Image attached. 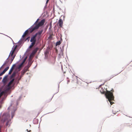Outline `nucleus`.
Instances as JSON below:
<instances>
[{"mask_svg": "<svg viewBox=\"0 0 132 132\" xmlns=\"http://www.w3.org/2000/svg\"><path fill=\"white\" fill-rule=\"evenodd\" d=\"M10 62V59H8V58L6 61H5V62L4 63V64H3L2 65V66L1 67V68H0V69H2V68H3V66H4L5 65H6L7 66H9V65H10V64H9V62Z\"/></svg>", "mask_w": 132, "mask_h": 132, "instance_id": "nucleus-4", "label": "nucleus"}, {"mask_svg": "<svg viewBox=\"0 0 132 132\" xmlns=\"http://www.w3.org/2000/svg\"><path fill=\"white\" fill-rule=\"evenodd\" d=\"M15 56V55H14L13 56V57H12L11 58V60H10V62L9 63V64H11V63L14 58Z\"/></svg>", "mask_w": 132, "mask_h": 132, "instance_id": "nucleus-15", "label": "nucleus"}, {"mask_svg": "<svg viewBox=\"0 0 132 132\" xmlns=\"http://www.w3.org/2000/svg\"><path fill=\"white\" fill-rule=\"evenodd\" d=\"M39 20V19H37V20H36V21L35 23L34 24V25H36H36H37V23H38V22Z\"/></svg>", "mask_w": 132, "mask_h": 132, "instance_id": "nucleus-20", "label": "nucleus"}, {"mask_svg": "<svg viewBox=\"0 0 132 132\" xmlns=\"http://www.w3.org/2000/svg\"><path fill=\"white\" fill-rule=\"evenodd\" d=\"M11 79V81L9 82H13L14 81V79H13H13L12 78Z\"/></svg>", "mask_w": 132, "mask_h": 132, "instance_id": "nucleus-21", "label": "nucleus"}, {"mask_svg": "<svg viewBox=\"0 0 132 132\" xmlns=\"http://www.w3.org/2000/svg\"><path fill=\"white\" fill-rule=\"evenodd\" d=\"M7 125H8V124H7V123H6V125L7 126Z\"/></svg>", "mask_w": 132, "mask_h": 132, "instance_id": "nucleus-27", "label": "nucleus"}, {"mask_svg": "<svg viewBox=\"0 0 132 132\" xmlns=\"http://www.w3.org/2000/svg\"><path fill=\"white\" fill-rule=\"evenodd\" d=\"M49 1V0H47V1L46 2V4L48 3Z\"/></svg>", "mask_w": 132, "mask_h": 132, "instance_id": "nucleus-23", "label": "nucleus"}, {"mask_svg": "<svg viewBox=\"0 0 132 132\" xmlns=\"http://www.w3.org/2000/svg\"><path fill=\"white\" fill-rule=\"evenodd\" d=\"M34 55H35V54H34L33 53H32V52L30 55V56H29L30 58H32L34 57Z\"/></svg>", "mask_w": 132, "mask_h": 132, "instance_id": "nucleus-19", "label": "nucleus"}, {"mask_svg": "<svg viewBox=\"0 0 132 132\" xmlns=\"http://www.w3.org/2000/svg\"><path fill=\"white\" fill-rule=\"evenodd\" d=\"M36 36L35 35H34L31 37L30 42L32 43H36Z\"/></svg>", "mask_w": 132, "mask_h": 132, "instance_id": "nucleus-6", "label": "nucleus"}, {"mask_svg": "<svg viewBox=\"0 0 132 132\" xmlns=\"http://www.w3.org/2000/svg\"><path fill=\"white\" fill-rule=\"evenodd\" d=\"M7 76H5L3 78L2 80V82H6L7 81Z\"/></svg>", "mask_w": 132, "mask_h": 132, "instance_id": "nucleus-10", "label": "nucleus"}, {"mask_svg": "<svg viewBox=\"0 0 132 132\" xmlns=\"http://www.w3.org/2000/svg\"><path fill=\"white\" fill-rule=\"evenodd\" d=\"M24 63H23V62H22L21 63V64L20 65V66L22 65Z\"/></svg>", "mask_w": 132, "mask_h": 132, "instance_id": "nucleus-25", "label": "nucleus"}, {"mask_svg": "<svg viewBox=\"0 0 132 132\" xmlns=\"http://www.w3.org/2000/svg\"><path fill=\"white\" fill-rule=\"evenodd\" d=\"M30 37L29 36L26 39H25L24 38V40H23V39H22L23 40H24V41H26V40H27L28 42H29L30 40Z\"/></svg>", "mask_w": 132, "mask_h": 132, "instance_id": "nucleus-17", "label": "nucleus"}, {"mask_svg": "<svg viewBox=\"0 0 132 132\" xmlns=\"http://www.w3.org/2000/svg\"><path fill=\"white\" fill-rule=\"evenodd\" d=\"M16 72H14L10 77V79L13 78L15 76Z\"/></svg>", "mask_w": 132, "mask_h": 132, "instance_id": "nucleus-13", "label": "nucleus"}, {"mask_svg": "<svg viewBox=\"0 0 132 132\" xmlns=\"http://www.w3.org/2000/svg\"><path fill=\"white\" fill-rule=\"evenodd\" d=\"M102 85H100V86H102Z\"/></svg>", "mask_w": 132, "mask_h": 132, "instance_id": "nucleus-29", "label": "nucleus"}, {"mask_svg": "<svg viewBox=\"0 0 132 132\" xmlns=\"http://www.w3.org/2000/svg\"><path fill=\"white\" fill-rule=\"evenodd\" d=\"M9 67L8 66L3 71V72L0 73V76H2L5 72L9 69Z\"/></svg>", "mask_w": 132, "mask_h": 132, "instance_id": "nucleus-8", "label": "nucleus"}, {"mask_svg": "<svg viewBox=\"0 0 132 132\" xmlns=\"http://www.w3.org/2000/svg\"><path fill=\"white\" fill-rule=\"evenodd\" d=\"M113 92V90H111V92L107 90L105 94L106 97L108 99V100L110 102L111 105H112L114 103L112 102L114 100V97L112 93Z\"/></svg>", "mask_w": 132, "mask_h": 132, "instance_id": "nucleus-1", "label": "nucleus"}, {"mask_svg": "<svg viewBox=\"0 0 132 132\" xmlns=\"http://www.w3.org/2000/svg\"><path fill=\"white\" fill-rule=\"evenodd\" d=\"M2 77H0V80L2 79Z\"/></svg>", "mask_w": 132, "mask_h": 132, "instance_id": "nucleus-26", "label": "nucleus"}, {"mask_svg": "<svg viewBox=\"0 0 132 132\" xmlns=\"http://www.w3.org/2000/svg\"><path fill=\"white\" fill-rule=\"evenodd\" d=\"M17 47V45H16L14 48H12V50L11 51L10 53V55H9V56L10 55L11 56L13 57V54L15 51L16 49V48Z\"/></svg>", "mask_w": 132, "mask_h": 132, "instance_id": "nucleus-5", "label": "nucleus"}, {"mask_svg": "<svg viewBox=\"0 0 132 132\" xmlns=\"http://www.w3.org/2000/svg\"><path fill=\"white\" fill-rule=\"evenodd\" d=\"M57 24L60 27H62L63 24V22L62 19H60L59 20Z\"/></svg>", "mask_w": 132, "mask_h": 132, "instance_id": "nucleus-7", "label": "nucleus"}, {"mask_svg": "<svg viewBox=\"0 0 132 132\" xmlns=\"http://www.w3.org/2000/svg\"><path fill=\"white\" fill-rule=\"evenodd\" d=\"M27 71V69H25L23 71H22L21 73L22 76L24 74V73Z\"/></svg>", "mask_w": 132, "mask_h": 132, "instance_id": "nucleus-18", "label": "nucleus"}, {"mask_svg": "<svg viewBox=\"0 0 132 132\" xmlns=\"http://www.w3.org/2000/svg\"><path fill=\"white\" fill-rule=\"evenodd\" d=\"M13 69H14L13 67H12V68H11V69L10 70L9 72V75H10L11 74L12 71H13Z\"/></svg>", "mask_w": 132, "mask_h": 132, "instance_id": "nucleus-16", "label": "nucleus"}, {"mask_svg": "<svg viewBox=\"0 0 132 132\" xmlns=\"http://www.w3.org/2000/svg\"><path fill=\"white\" fill-rule=\"evenodd\" d=\"M26 58H25L24 59V60H23V61L22 62L23 63H24V62H25V61H26Z\"/></svg>", "mask_w": 132, "mask_h": 132, "instance_id": "nucleus-22", "label": "nucleus"}, {"mask_svg": "<svg viewBox=\"0 0 132 132\" xmlns=\"http://www.w3.org/2000/svg\"><path fill=\"white\" fill-rule=\"evenodd\" d=\"M43 30L42 29L40 30H39L38 32L35 35L37 36L38 35H40L43 32Z\"/></svg>", "mask_w": 132, "mask_h": 132, "instance_id": "nucleus-9", "label": "nucleus"}, {"mask_svg": "<svg viewBox=\"0 0 132 132\" xmlns=\"http://www.w3.org/2000/svg\"><path fill=\"white\" fill-rule=\"evenodd\" d=\"M45 22V20L43 19L36 25L35 27H33V29L32 30V31H34L35 30L37 29L39 27L42 26Z\"/></svg>", "mask_w": 132, "mask_h": 132, "instance_id": "nucleus-2", "label": "nucleus"}, {"mask_svg": "<svg viewBox=\"0 0 132 132\" xmlns=\"http://www.w3.org/2000/svg\"><path fill=\"white\" fill-rule=\"evenodd\" d=\"M35 44V43L32 42L31 43L30 45L29 46V48L30 49L31 48L34 46Z\"/></svg>", "mask_w": 132, "mask_h": 132, "instance_id": "nucleus-14", "label": "nucleus"}, {"mask_svg": "<svg viewBox=\"0 0 132 132\" xmlns=\"http://www.w3.org/2000/svg\"><path fill=\"white\" fill-rule=\"evenodd\" d=\"M38 49V48H35L32 51V52L34 54H36V53L37 52V51Z\"/></svg>", "mask_w": 132, "mask_h": 132, "instance_id": "nucleus-11", "label": "nucleus"}, {"mask_svg": "<svg viewBox=\"0 0 132 132\" xmlns=\"http://www.w3.org/2000/svg\"><path fill=\"white\" fill-rule=\"evenodd\" d=\"M31 130H29V131H28V129H27L26 130V132H30L31 131Z\"/></svg>", "mask_w": 132, "mask_h": 132, "instance_id": "nucleus-24", "label": "nucleus"}, {"mask_svg": "<svg viewBox=\"0 0 132 132\" xmlns=\"http://www.w3.org/2000/svg\"><path fill=\"white\" fill-rule=\"evenodd\" d=\"M5 83H4V85H5Z\"/></svg>", "mask_w": 132, "mask_h": 132, "instance_id": "nucleus-28", "label": "nucleus"}, {"mask_svg": "<svg viewBox=\"0 0 132 132\" xmlns=\"http://www.w3.org/2000/svg\"><path fill=\"white\" fill-rule=\"evenodd\" d=\"M61 40L62 41V39H61V38L60 40V41H59L58 42H57L56 43V46L59 45H60L61 44Z\"/></svg>", "mask_w": 132, "mask_h": 132, "instance_id": "nucleus-12", "label": "nucleus"}, {"mask_svg": "<svg viewBox=\"0 0 132 132\" xmlns=\"http://www.w3.org/2000/svg\"><path fill=\"white\" fill-rule=\"evenodd\" d=\"M104 93V92H103V93Z\"/></svg>", "mask_w": 132, "mask_h": 132, "instance_id": "nucleus-30", "label": "nucleus"}, {"mask_svg": "<svg viewBox=\"0 0 132 132\" xmlns=\"http://www.w3.org/2000/svg\"><path fill=\"white\" fill-rule=\"evenodd\" d=\"M33 29V27L31 26L28 29L26 30L24 32V33L22 37L23 38V39L24 40V38L28 35V33L29 32L30 33H32L33 31H32V30Z\"/></svg>", "mask_w": 132, "mask_h": 132, "instance_id": "nucleus-3", "label": "nucleus"}]
</instances>
